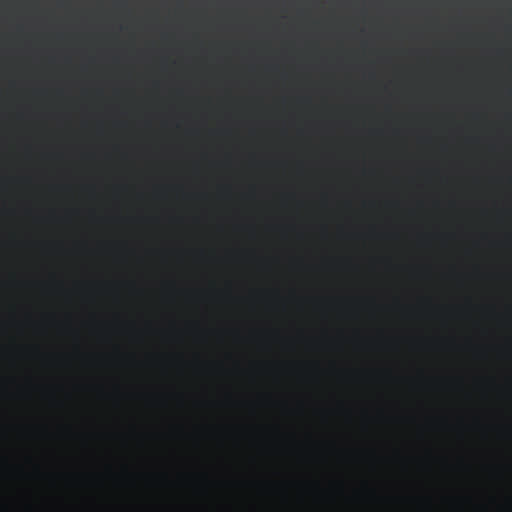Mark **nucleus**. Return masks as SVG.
<instances>
[{
    "mask_svg": "<svg viewBox=\"0 0 512 512\" xmlns=\"http://www.w3.org/2000/svg\"><path fill=\"white\" fill-rule=\"evenodd\" d=\"M164 61H165V58L164 56H162V71L164 72Z\"/></svg>",
    "mask_w": 512,
    "mask_h": 512,
    "instance_id": "20e7f679",
    "label": "nucleus"
},
{
    "mask_svg": "<svg viewBox=\"0 0 512 512\" xmlns=\"http://www.w3.org/2000/svg\"><path fill=\"white\" fill-rule=\"evenodd\" d=\"M165 120L164 117H162V127L164 128Z\"/></svg>",
    "mask_w": 512,
    "mask_h": 512,
    "instance_id": "39448f33",
    "label": "nucleus"
},
{
    "mask_svg": "<svg viewBox=\"0 0 512 512\" xmlns=\"http://www.w3.org/2000/svg\"><path fill=\"white\" fill-rule=\"evenodd\" d=\"M140 325L141 317L138 309L134 305H129L105 326L117 334L132 336L139 331Z\"/></svg>",
    "mask_w": 512,
    "mask_h": 512,
    "instance_id": "f03ea898",
    "label": "nucleus"
},
{
    "mask_svg": "<svg viewBox=\"0 0 512 512\" xmlns=\"http://www.w3.org/2000/svg\"><path fill=\"white\" fill-rule=\"evenodd\" d=\"M164 37H165V34H164V31H162V41L164 42Z\"/></svg>",
    "mask_w": 512,
    "mask_h": 512,
    "instance_id": "423d86ee",
    "label": "nucleus"
},
{
    "mask_svg": "<svg viewBox=\"0 0 512 512\" xmlns=\"http://www.w3.org/2000/svg\"><path fill=\"white\" fill-rule=\"evenodd\" d=\"M165 247H164V136L162 137V353L165 352H343V350H171L167 341L164 309L165 289Z\"/></svg>",
    "mask_w": 512,
    "mask_h": 512,
    "instance_id": "f257e3e1",
    "label": "nucleus"
},
{
    "mask_svg": "<svg viewBox=\"0 0 512 512\" xmlns=\"http://www.w3.org/2000/svg\"><path fill=\"white\" fill-rule=\"evenodd\" d=\"M200 327L201 322L197 320H187L182 325V329L186 333L198 331Z\"/></svg>",
    "mask_w": 512,
    "mask_h": 512,
    "instance_id": "7ed1b4c3",
    "label": "nucleus"
}]
</instances>
